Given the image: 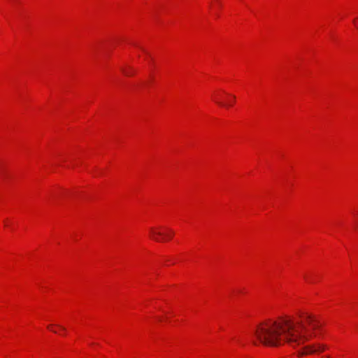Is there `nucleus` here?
Returning <instances> with one entry per match:
<instances>
[{
    "label": "nucleus",
    "instance_id": "obj_1",
    "mask_svg": "<svg viewBox=\"0 0 358 358\" xmlns=\"http://www.w3.org/2000/svg\"><path fill=\"white\" fill-rule=\"evenodd\" d=\"M302 320L294 321L291 317H278L261 322L254 334L262 344L278 346L287 343L296 347L316 336L315 331L320 329V322L312 315H301Z\"/></svg>",
    "mask_w": 358,
    "mask_h": 358
},
{
    "label": "nucleus",
    "instance_id": "obj_2",
    "mask_svg": "<svg viewBox=\"0 0 358 358\" xmlns=\"http://www.w3.org/2000/svg\"><path fill=\"white\" fill-rule=\"evenodd\" d=\"M150 233L153 237V239L155 240L156 241H164L165 240L166 238H167L168 239L171 238L173 235V232L171 230H169V234L165 235L161 232L156 231L152 228L150 229Z\"/></svg>",
    "mask_w": 358,
    "mask_h": 358
},
{
    "label": "nucleus",
    "instance_id": "obj_3",
    "mask_svg": "<svg viewBox=\"0 0 358 358\" xmlns=\"http://www.w3.org/2000/svg\"><path fill=\"white\" fill-rule=\"evenodd\" d=\"M317 352V350L314 344L308 345L303 347L300 351L298 352V356L301 357L303 355H313Z\"/></svg>",
    "mask_w": 358,
    "mask_h": 358
},
{
    "label": "nucleus",
    "instance_id": "obj_4",
    "mask_svg": "<svg viewBox=\"0 0 358 358\" xmlns=\"http://www.w3.org/2000/svg\"><path fill=\"white\" fill-rule=\"evenodd\" d=\"M314 345L315 346L317 352H322L324 351L325 349L327 348V346L325 345L320 344V343H315V344H314Z\"/></svg>",
    "mask_w": 358,
    "mask_h": 358
},
{
    "label": "nucleus",
    "instance_id": "obj_5",
    "mask_svg": "<svg viewBox=\"0 0 358 358\" xmlns=\"http://www.w3.org/2000/svg\"><path fill=\"white\" fill-rule=\"evenodd\" d=\"M48 328L50 330L52 331L53 332L56 333V331H55V330H53V329H52V325H48Z\"/></svg>",
    "mask_w": 358,
    "mask_h": 358
},
{
    "label": "nucleus",
    "instance_id": "obj_6",
    "mask_svg": "<svg viewBox=\"0 0 358 358\" xmlns=\"http://www.w3.org/2000/svg\"><path fill=\"white\" fill-rule=\"evenodd\" d=\"M56 326H57L58 327H59L61 329H62L64 331L66 330V329L64 327L61 326V325L57 324Z\"/></svg>",
    "mask_w": 358,
    "mask_h": 358
},
{
    "label": "nucleus",
    "instance_id": "obj_7",
    "mask_svg": "<svg viewBox=\"0 0 358 358\" xmlns=\"http://www.w3.org/2000/svg\"><path fill=\"white\" fill-rule=\"evenodd\" d=\"M139 48H140L143 52H144L147 53L146 50H145L143 48H142V47H139Z\"/></svg>",
    "mask_w": 358,
    "mask_h": 358
},
{
    "label": "nucleus",
    "instance_id": "obj_8",
    "mask_svg": "<svg viewBox=\"0 0 358 358\" xmlns=\"http://www.w3.org/2000/svg\"><path fill=\"white\" fill-rule=\"evenodd\" d=\"M124 73H125L127 76H130V75H131V73H130L129 72H125Z\"/></svg>",
    "mask_w": 358,
    "mask_h": 358
},
{
    "label": "nucleus",
    "instance_id": "obj_9",
    "mask_svg": "<svg viewBox=\"0 0 358 358\" xmlns=\"http://www.w3.org/2000/svg\"><path fill=\"white\" fill-rule=\"evenodd\" d=\"M221 106H223L224 104L222 103H220V102H217Z\"/></svg>",
    "mask_w": 358,
    "mask_h": 358
}]
</instances>
